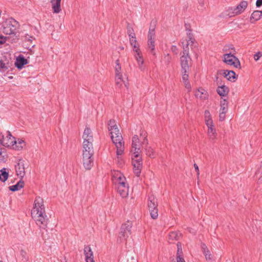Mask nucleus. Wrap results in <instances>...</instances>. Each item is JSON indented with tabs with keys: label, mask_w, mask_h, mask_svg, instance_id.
Masks as SVG:
<instances>
[{
	"label": "nucleus",
	"mask_w": 262,
	"mask_h": 262,
	"mask_svg": "<svg viewBox=\"0 0 262 262\" xmlns=\"http://www.w3.org/2000/svg\"><path fill=\"white\" fill-rule=\"evenodd\" d=\"M223 60L228 65L233 66L236 68H241L239 60L231 53L224 54Z\"/></svg>",
	"instance_id": "obj_10"
},
{
	"label": "nucleus",
	"mask_w": 262,
	"mask_h": 262,
	"mask_svg": "<svg viewBox=\"0 0 262 262\" xmlns=\"http://www.w3.org/2000/svg\"><path fill=\"white\" fill-rule=\"evenodd\" d=\"M204 120L206 125H210V123H213L211 115L208 110H206L204 112Z\"/></svg>",
	"instance_id": "obj_31"
},
{
	"label": "nucleus",
	"mask_w": 262,
	"mask_h": 262,
	"mask_svg": "<svg viewBox=\"0 0 262 262\" xmlns=\"http://www.w3.org/2000/svg\"><path fill=\"white\" fill-rule=\"evenodd\" d=\"M256 6L257 7H259L262 6V0H257L256 2Z\"/></svg>",
	"instance_id": "obj_52"
},
{
	"label": "nucleus",
	"mask_w": 262,
	"mask_h": 262,
	"mask_svg": "<svg viewBox=\"0 0 262 262\" xmlns=\"http://www.w3.org/2000/svg\"><path fill=\"white\" fill-rule=\"evenodd\" d=\"M15 138L13 137L9 131H7L5 135H3L0 139V144L5 147H10L15 143Z\"/></svg>",
	"instance_id": "obj_11"
},
{
	"label": "nucleus",
	"mask_w": 262,
	"mask_h": 262,
	"mask_svg": "<svg viewBox=\"0 0 262 262\" xmlns=\"http://www.w3.org/2000/svg\"><path fill=\"white\" fill-rule=\"evenodd\" d=\"M189 232H190L193 233V232L192 231V230H189Z\"/></svg>",
	"instance_id": "obj_61"
},
{
	"label": "nucleus",
	"mask_w": 262,
	"mask_h": 262,
	"mask_svg": "<svg viewBox=\"0 0 262 262\" xmlns=\"http://www.w3.org/2000/svg\"><path fill=\"white\" fill-rule=\"evenodd\" d=\"M133 51L134 52V57L142 55L141 51L140 49L139 46H135V47L133 48Z\"/></svg>",
	"instance_id": "obj_42"
},
{
	"label": "nucleus",
	"mask_w": 262,
	"mask_h": 262,
	"mask_svg": "<svg viewBox=\"0 0 262 262\" xmlns=\"http://www.w3.org/2000/svg\"><path fill=\"white\" fill-rule=\"evenodd\" d=\"M247 2L245 1H242L236 7H235L236 13L237 14V15L242 13L247 8Z\"/></svg>",
	"instance_id": "obj_20"
},
{
	"label": "nucleus",
	"mask_w": 262,
	"mask_h": 262,
	"mask_svg": "<svg viewBox=\"0 0 262 262\" xmlns=\"http://www.w3.org/2000/svg\"><path fill=\"white\" fill-rule=\"evenodd\" d=\"M171 56L169 54H167L164 57L163 60L166 64H168L171 61Z\"/></svg>",
	"instance_id": "obj_46"
},
{
	"label": "nucleus",
	"mask_w": 262,
	"mask_h": 262,
	"mask_svg": "<svg viewBox=\"0 0 262 262\" xmlns=\"http://www.w3.org/2000/svg\"><path fill=\"white\" fill-rule=\"evenodd\" d=\"M142 143L140 142V140L137 135H134L132 138V144L131 152L132 154H140L141 152V145Z\"/></svg>",
	"instance_id": "obj_13"
},
{
	"label": "nucleus",
	"mask_w": 262,
	"mask_h": 262,
	"mask_svg": "<svg viewBox=\"0 0 262 262\" xmlns=\"http://www.w3.org/2000/svg\"><path fill=\"white\" fill-rule=\"evenodd\" d=\"M24 186V182L20 179L15 185L9 186V190L12 191H15L22 188Z\"/></svg>",
	"instance_id": "obj_28"
},
{
	"label": "nucleus",
	"mask_w": 262,
	"mask_h": 262,
	"mask_svg": "<svg viewBox=\"0 0 262 262\" xmlns=\"http://www.w3.org/2000/svg\"><path fill=\"white\" fill-rule=\"evenodd\" d=\"M134 57L137 61L138 68L141 71H144L145 69V66L144 65V60L142 55H140V56Z\"/></svg>",
	"instance_id": "obj_24"
},
{
	"label": "nucleus",
	"mask_w": 262,
	"mask_h": 262,
	"mask_svg": "<svg viewBox=\"0 0 262 262\" xmlns=\"http://www.w3.org/2000/svg\"><path fill=\"white\" fill-rule=\"evenodd\" d=\"M199 7V9H203L205 6L204 0H198Z\"/></svg>",
	"instance_id": "obj_48"
},
{
	"label": "nucleus",
	"mask_w": 262,
	"mask_h": 262,
	"mask_svg": "<svg viewBox=\"0 0 262 262\" xmlns=\"http://www.w3.org/2000/svg\"><path fill=\"white\" fill-rule=\"evenodd\" d=\"M133 226L132 222L127 221L122 225L119 238L121 242L125 241L131 234V229Z\"/></svg>",
	"instance_id": "obj_6"
},
{
	"label": "nucleus",
	"mask_w": 262,
	"mask_h": 262,
	"mask_svg": "<svg viewBox=\"0 0 262 262\" xmlns=\"http://www.w3.org/2000/svg\"><path fill=\"white\" fill-rule=\"evenodd\" d=\"M9 78L10 79H12V76H11V77H9Z\"/></svg>",
	"instance_id": "obj_63"
},
{
	"label": "nucleus",
	"mask_w": 262,
	"mask_h": 262,
	"mask_svg": "<svg viewBox=\"0 0 262 262\" xmlns=\"http://www.w3.org/2000/svg\"><path fill=\"white\" fill-rule=\"evenodd\" d=\"M115 76L122 75L121 66L119 59L115 61Z\"/></svg>",
	"instance_id": "obj_34"
},
{
	"label": "nucleus",
	"mask_w": 262,
	"mask_h": 262,
	"mask_svg": "<svg viewBox=\"0 0 262 262\" xmlns=\"http://www.w3.org/2000/svg\"><path fill=\"white\" fill-rule=\"evenodd\" d=\"M61 262H67L66 258L64 257L63 260H61Z\"/></svg>",
	"instance_id": "obj_59"
},
{
	"label": "nucleus",
	"mask_w": 262,
	"mask_h": 262,
	"mask_svg": "<svg viewBox=\"0 0 262 262\" xmlns=\"http://www.w3.org/2000/svg\"><path fill=\"white\" fill-rule=\"evenodd\" d=\"M189 232H190L193 233V232L192 231V230H189Z\"/></svg>",
	"instance_id": "obj_62"
},
{
	"label": "nucleus",
	"mask_w": 262,
	"mask_h": 262,
	"mask_svg": "<svg viewBox=\"0 0 262 262\" xmlns=\"http://www.w3.org/2000/svg\"><path fill=\"white\" fill-rule=\"evenodd\" d=\"M7 158L5 148L2 147L0 144V162H5Z\"/></svg>",
	"instance_id": "obj_36"
},
{
	"label": "nucleus",
	"mask_w": 262,
	"mask_h": 262,
	"mask_svg": "<svg viewBox=\"0 0 262 262\" xmlns=\"http://www.w3.org/2000/svg\"><path fill=\"white\" fill-rule=\"evenodd\" d=\"M228 111V102L224 99L221 101L220 109L219 112H223L226 113Z\"/></svg>",
	"instance_id": "obj_33"
},
{
	"label": "nucleus",
	"mask_w": 262,
	"mask_h": 262,
	"mask_svg": "<svg viewBox=\"0 0 262 262\" xmlns=\"http://www.w3.org/2000/svg\"><path fill=\"white\" fill-rule=\"evenodd\" d=\"M187 38L185 40L182 41L181 43L183 46V52L181 54L180 56V64L181 67V70L189 71L190 64L191 59L189 56V48H191L194 43V39L193 37V35L191 31L189 30L187 33Z\"/></svg>",
	"instance_id": "obj_2"
},
{
	"label": "nucleus",
	"mask_w": 262,
	"mask_h": 262,
	"mask_svg": "<svg viewBox=\"0 0 262 262\" xmlns=\"http://www.w3.org/2000/svg\"><path fill=\"white\" fill-rule=\"evenodd\" d=\"M129 42L133 48L135 46H139V43L137 42L136 37L129 38Z\"/></svg>",
	"instance_id": "obj_44"
},
{
	"label": "nucleus",
	"mask_w": 262,
	"mask_h": 262,
	"mask_svg": "<svg viewBox=\"0 0 262 262\" xmlns=\"http://www.w3.org/2000/svg\"><path fill=\"white\" fill-rule=\"evenodd\" d=\"M179 233L176 232H170L169 234V239L170 240H177L178 239Z\"/></svg>",
	"instance_id": "obj_43"
},
{
	"label": "nucleus",
	"mask_w": 262,
	"mask_h": 262,
	"mask_svg": "<svg viewBox=\"0 0 262 262\" xmlns=\"http://www.w3.org/2000/svg\"><path fill=\"white\" fill-rule=\"evenodd\" d=\"M61 1V0H51V3L52 4L54 13H58L60 12Z\"/></svg>",
	"instance_id": "obj_23"
},
{
	"label": "nucleus",
	"mask_w": 262,
	"mask_h": 262,
	"mask_svg": "<svg viewBox=\"0 0 262 262\" xmlns=\"http://www.w3.org/2000/svg\"><path fill=\"white\" fill-rule=\"evenodd\" d=\"M25 39H26V40H32V39H31L32 38V36H30V35H28V34H27V35H26L25 36Z\"/></svg>",
	"instance_id": "obj_55"
},
{
	"label": "nucleus",
	"mask_w": 262,
	"mask_h": 262,
	"mask_svg": "<svg viewBox=\"0 0 262 262\" xmlns=\"http://www.w3.org/2000/svg\"><path fill=\"white\" fill-rule=\"evenodd\" d=\"M182 73V81H186L188 80V71H186V72H184V71L181 70Z\"/></svg>",
	"instance_id": "obj_45"
},
{
	"label": "nucleus",
	"mask_w": 262,
	"mask_h": 262,
	"mask_svg": "<svg viewBox=\"0 0 262 262\" xmlns=\"http://www.w3.org/2000/svg\"><path fill=\"white\" fill-rule=\"evenodd\" d=\"M262 16V11H254L251 14L250 20L253 19L254 21H257L260 19Z\"/></svg>",
	"instance_id": "obj_32"
},
{
	"label": "nucleus",
	"mask_w": 262,
	"mask_h": 262,
	"mask_svg": "<svg viewBox=\"0 0 262 262\" xmlns=\"http://www.w3.org/2000/svg\"><path fill=\"white\" fill-rule=\"evenodd\" d=\"M210 125H206L208 127L207 134L209 138L211 140H214L217 136L216 129L215 128L214 123H210Z\"/></svg>",
	"instance_id": "obj_17"
},
{
	"label": "nucleus",
	"mask_w": 262,
	"mask_h": 262,
	"mask_svg": "<svg viewBox=\"0 0 262 262\" xmlns=\"http://www.w3.org/2000/svg\"><path fill=\"white\" fill-rule=\"evenodd\" d=\"M262 54L260 52H258L256 54H255L254 56V60L257 61L258 60L260 57H261Z\"/></svg>",
	"instance_id": "obj_49"
},
{
	"label": "nucleus",
	"mask_w": 262,
	"mask_h": 262,
	"mask_svg": "<svg viewBox=\"0 0 262 262\" xmlns=\"http://www.w3.org/2000/svg\"><path fill=\"white\" fill-rule=\"evenodd\" d=\"M84 253L86 262H94L93 253L90 247L86 246L84 248Z\"/></svg>",
	"instance_id": "obj_18"
},
{
	"label": "nucleus",
	"mask_w": 262,
	"mask_h": 262,
	"mask_svg": "<svg viewBox=\"0 0 262 262\" xmlns=\"http://www.w3.org/2000/svg\"><path fill=\"white\" fill-rule=\"evenodd\" d=\"M235 15H238L236 13L235 7H229L222 14L223 17L228 16L231 17Z\"/></svg>",
	"instance_id": "obj_21"
},
{
	"label": "nucleus",
	"mask_w": 262,
	"mask_h": 262,
	"mask_svg": "<svg viewBox=\"0 0 262 262\" xmlns=\"http://www.w3.org/2000/svg\"><path fill=\"white\" fill-rule=\"evenodd\" d=\"M127 32L129 36V39L136 37V35L133 27L129 25H128L127 27Z\"/></svg>",
	"instance_id": "obj_39"
},
{
	"label": "nucleus",
	"mask_w": 262,
	"mask_h": 262,
	"mask_svg": "<svg viewBox=\"0 0 262 262\" xmlns=\"http://www.w3.org/2000/svg\"><path fill=\"white\" fill-rule=\"evenodd\" d=\"M25 161L23 160L19 159L15 165V170L16 175L20 179L23 180V178L25 175Z\"/></svg>",
	"instance_id": "obj_12"
},
{
	"label": "nucleus",
	"mask_w": 262,
	"mask_h": 262,
	"mask_svg": "<svg viewBox=\"0 0 262 262\" xmlns=\"http://www.w3.org/2000/svg\"><path fill=\"white\" fill-rule=\"evenodd\" d=\"M147 38L150 40H156L155 30L154 27H150L147 35Z\"/></svg>",
	"instance_id": "obj_35"
},
{
	"label": "nucleus",
	"mask_w": 262,
	"mask_h": 262,
	"mask_svg": "<svg viewBox=\"0 0 262 262\" xmlns=\"http://www.w3.org/2000/svg\"><path fill=\"white\" fill-rule=\"evenodd\" d=\"M118 143L114 144L117 148V159L119 160L120 159V156H121L124 150V142H117Z\"/></svg>",
	"instance_id": "obj_26"
},
{
	"label": "nucleus",
	"mask_w": 262,
	"mask_h": 262,
	"mask_svg": "<svg viewBox=\"0 0 262 262\" xmlns=\"http://www.w3.org/2000/svg\"><path fill=\"white\" fill-rule=\"evenodd\" d=\"M185 87L187 90L188 92H190L191 90V86L190 82L185 83Z\"/></svg>",
	"instance_id": "obj_51"
},
{
	"label": "nucleus",
	"mask_w": 262,
	"mask_h": 262,
	"mask_svg": "<svg viewBox=\"0 0 262 262\" xmlns=\"http://www.w3.org/2000/svg\"><path fill=\"white\" fill-rule=\"evenodd\" d=\"M112 180L117 188V191L122 198H126L128 195L129 187L126 178L118 170L112 171Z\"/></svg>",
	"instance_id": "obj_3"
},
{
	"label": "nucleus",
	"mask_w": 262,
	"mask_h": 262,
	"mask_svg": "<svg viewBox=\"0 0 262 262\" xmlns=\"http://www.w3.org/2000/svg\"><path fill=\"white\" fill-rule=\"evenodd\" d=\"M183 83H184V85H185V83H189V80H186V81L185 80V81H183Z\"/></svg>",
	"instance_id": "obj_58"
},
{
	"label": "nucleus",
	"mask_w": 262,
	"mask_h": 262,
	"mask_svg": "<svg viewBox=\"0 0 262 262\" xmlns=\"http://www.w3.org/2000/svg\"><path fill=\"white\" fill-rule=\"evenodd\" d=\"M176 262H185V261L183 258L180 257V256H178L177 257V261Z\"/></svg>",
	"instance_id": "obj_53"
},
{
	"label": "nucleus",
	"mask_w": 262,
	"mask_h": 262,
	"mask_svg": "<svg viewBox=\"0 0 262 262\" xmlns=\"http://www.w3.org/2000/svg\"><path fill=\"white\" fill-rule=\"evenodd\" d=\"M117 161H118L119 163H120V164H122V159H121V158L120 157V159H119V160H118V159H117Z\"/></svg>",
	"instance_id": "obj_57"
},
{
	"label": "nucleus",
	"mask_w": 262,
	"mask_h": 262,
	"mask_svg": "<svg viewBox=\"0 0 262 262\" xmlns=\"http://www.w3.org/2000/svg\"><path fill=\"white\" fill-rule=\"evenodd\" d=\"M195 96L202 100H205L207 98V92L202 88H199L194 92Z\"/></svg>",
	"instance_id": "obj_19"
},
{
	"label": "nucleus",
	"mask_w": 262,
	"mask_h": 262,
	"mask_svg": "<svg viewBox=\"0 0 262 262\" xmlns=\"http://www.w3.org/2000/svg\"><path fill=\"white\" fill-rule=\"evenodd\" d=\"M230 49H231L232 50V52L231 53L233 54H234L235 53V49H234V47H233V46H231V47H230Z\"/></svg>",
	"instance_id": "obj_56"
},
{
	"label": "nucleus",
	"mask_w": 262,
	"mask_h": 262,
	"mask_svg": "<svg viewBox=\"0 0 262 262\" xmlns=\"http://www.w3.org/2000/svg\"><path fill=\"white\" fill-rule=\"evenodd\" d=\"M31 215L40 228L45 229L47 227L48 219L45 212L43 201L39 196L35 198Z\"/></svg>",
	"instance_id": "obj_1"
},
{
	"label": "nucleus",
	"mask_w": 262,
	"mask_h": 262,
	"mask_svg": "<svg viewBox=\"0 0 262 262\" xmlns=\"http://www.w3.org/2000/svg\"><path fill=\"white\" fill-rule=\"evenodd\" d=\"M171 51L173 52L174 53H175L176 54H178V49L177 47V46H172L171 47Z\"/></svg>",
	"instance_id": "obj_50"
},
{
	"label": "nucleus",
	"mask_w": 262,
	"mask_h": 262,
	"mask_svg": "<svg viewBox=\"0 0 262 262\" xmlns=\"http://www.w3.org/2000/svg\"><path fill=\"white\" fill-rule=\"evenodd\" d=\"M94 154L93 144L83 143L82 162L86 170L90 169L93 165V155Z\"/></svg>",
	"instance_id": "obj_4"
},
{
	"label": "nucleus",
	"mask_w": 262,
	"mask_h": 262,
	"mask_svg": "<svg viewBox=\"0 0 262 262\" xmlns=\"http://www.w3.org/2000/svg\"><path fill=\"white\" fill-rule=\"evenodd\" d=\"M226 117V113L223 112H219V120L220 121H223Z\"/></svg>",
	"instance_id": "obj_47"
},
{
	"label": "nucleus",
	"mask_w": 262,
	"mask_h": 262,
	"mask_svg": "<svg viewBox=\"0 0 262 262\" xmlns=\"http://www.w3.org/2000/svg\"><path fill=\"white\" fill-rule=\"evenodd\" d=\"M9 177V170L6 168H3L0 170V181L5 182Z\"/></svg>",
	"instance_id": "obj_27"
},
{
	"label": "nucleus",
	"mask_w": 262,
	"mask_h": 262,
	"mask_svg": "<svg viewBox=\"0 0 262 262\" xmlns=\"http://www.w3.org/2000/svg\"><path fill=\"white\" fill-rule=\"evenodd\" d=\"M19 28V23L12 17L6 19L3 23V31L7 35H16Z\"/></svg>",
	"instance_id": "obj_5"
},
{
	"label": "nucleus",
	"mask_w": 262,
	"mask_h": 262,
	"mask_svg": "<svg viewBox=\"0 0 262 262\" xmlns=\"http://www.w3.org/2000/svg\"><path fill=\"white\" fill-rule=\"evenodd\" d=\"M13 146L11 147L12 149L19 150H21L23 146L25 145V142L22 139H18L17 141L15 139V143H13Z\"/></svg>",
	"instance_id": "obj_25"
},
{
	"label": "nucleus",
	"mask_w": 262,
	"mask_h": 262,
	"mask_svg": "<svg viewBox=\"0 0 262 262\" xmlns=\"http://www.w3.org/2000/svg\"><path fill=\"white\" fill-rule=\"evenodd\" d=\"M111 139L114 144L118 143L117 142H123V138L119 132L118 128H114L113 130H111Z\"/></svg>",
	"instance_id": "obj_14"
},
{
	"label": "nucleus",
	"mask_w": 262,
	"mask_h": 262,
	"mask_svg": "<svg viewBox=\"0 0 262 262\" xmlns=\"http://www.w3.org/2000/svg\"><path fill=\"white\" fill-rule=\"evenodd\" d=\"M8 63H4L2 60H0V72L4 73L8 69Z\"/></svg>",
	"instance_id": "obj_40"
},
{
	"label": "nucleus",
	"mask_w": 262,
	"mask_h": 262,
	"mask_svg": "<svg viewBox=\"0 0 262 262\" xmlns=\"http://www.w3.org/2000/svg\"><path fill=\"white\" fill-rule=\"evenodd\" d=\"M217 92L221 96H225L229 92V89L225 85H222L217 88Z\"/></svg>",
	"instance_id": "obj_30"
},
{
	"label": "nucleus",
	"mask_w": 262,
	"mask_h": 262,
	"mask_svg": "<svg viewBox=\"0 0 262 262\" xmlns=\"http://www.w3.org/2000/svg\"><path fill=\"white\" fill-rule=\"evenodd\" d=\"M4 40H0V44H3V43H4Z\"/></svg>",
	"instance_id": "obj_60"
},
{
	"label": "nucleus",
	"mask_w": 262,
	"mask_h": 262,
	"mask_svg": "<svg viewBox=\"0 0 262 262\" xmlns=\"http://www.w3.org/2000/svg\"><path fill=\"white\" fill-rule=\"evenodd\" d=\"M28 63V61L27 59L25 58L23 55H20L16 57L14 64L17 69H21L23 67L27 64Z\"/></svg>",
	"instance_id": "obj_16"
},
{
	"label": "nucleus",
	"mask_w": 262,
	"mask_h": 262,
	"mask_svg": "<svg viewBox=\"0 0 262 262\" xmlns=\"http://www.w3.org/2000/svg\"><path fill=\"white\" fill-rule=\"evenodd\" d=\"M114 128H118L116 126L115 120H111L108 123V129L109 131L113 130Z\"/></svg>",
	"instance_id": "obj_41"
},
{
	"label": "nucleus",
	"mask_w": 262,
	"mask_h": 262,
	"mask_svg": "<svg viewBox=\"0 0 262 262\" xmlns=\"http://www.w3.org/2000/svg\"><path fill=\"white\" fill-rule=\"evenodd\" d=\"M155 40H148V41H147V46H148V48L150 50V53L152 54V55H155Z\"/></svg>",
	"instance_id": "obj_38"
},
{
	"label": "nucleus",
	"mask_w": 262,
	"mask_h": 262,
	"mask_svg": "<svg viewBox=\"0 0 262 262\" xmlns=\"http://www.w3.org/2000/svg\"><path fill=\"white\" fill-rule=\"evenodd\" d=\"M140 137L143 139L142 142V148L145 150L146 155L150 158H154L155 157V151L150 146H148L146 132L144 130L141 131Z\"/></svg>",
	"instance_id": "obj_7"
},
{
	"label": "nucleus",
	"mask_w": 262,
	"mask_h": 262,
	"mask_svg": "<svg viewBox=\"0 0 262 262\" xmlns=\"http://www.w3.org/2000/svg\"><path fill=\"white\" fill-rule=\"evenodd\" d=\"M148 201V206L150 216L153 219H156L158 216L157 200L154 196L151 195L149 196Z\"/></svg>",
	"instance_id": "obj_8"
},
{
	"label": "nucleus",
	"mask_w": 262,
	"mask_h": 262,
	"mask_svg": "<svg viewBox=\"0 0 262 262\" xmlns=\"http://www.w3.org/2000/svg\"><path fill=\"white\" fill-rule=\"evenodd\" d=\"M223 74L230 81H234L237 78L236 74L233 71L224 70Z\"/></svg>",
	"instance_id": "obj_22"
},
{
	"label": "nucleus",
	"mask_w": 262,
	"mask_h": 262,
	"mask_svg": "<svg viewBox=\"0 0 262 262\" xmlns=\"http://www.w3.org/2000/svg\"><path fill=\"white\" fill-rule=\"evenodd\" d=\"M194 167L195 168V170L197 172V175L199 176L200 173H199V169L198 166L196 164H194Z\"/></svg>",
	"instance_id": "obj_54"
},
{
	"label": "nucleus",
	"mask_w": 262,
	"mask_h": 262,
	"mask_svg": "<svg viewBox=\"0 0 262 262\" xmlns=\"http://www.w3.org/2000/svg\"><path fill=\"white\" fill-rule=\"evenodd\" d=\"M201 248L207 260H211L212 258V255L208 250L207 246L205 244H201Z\"/></svg>",
	"instance_id": "obj_29"
},
{
	"label": "nucleus",
	"mask_w": 262,
	"mask_h": 262,
	"mask_svg": "<svg viewBox=\"0 0 262 262\" xmlns=\"http://www.w3.org/2000/svg\"><path fill=\"white\" fill-rule=\"evenodd\" d=\"M124 85L125 86H127L126 84L124 83Z\"/></svg>",
	"instance_id": "obj_64"
},
{
	"label": "nucleus",
	"mask_w": 262,
	"mask_h": 262,
	"mask_svg": "<svg viewBox=\"0 0 262 262\" xmlns=\"http://www.w3.org/2000/svg\"><path fill=\"white\" fill-rule=\"evenodd\" d=\"M132 159L134 173L139 176L142 168V158L140 154H132Z\"/></svg>",
	"instance_id": "obj_9"
},
{
	"label": "nucleus",
	"mask_w": 262,
	"mask_h": 262,
	"mask_svg": "<svg viewBox=\"0 0 262 262\" xmlns=\"http://www.w3.org/2000/svg\"><path fill=\"white\" fill-rule=\"evenodd\" d=\"M82 138L83 139V143L88 142L90 144H93V137L92 135V132L90 128L86 127L84 130Z\"/></svg>",
	"instance_id": "obj_15"
},
{
	"label": "nucleus",
	"mask_w": 262,
	"mask_h": 262,
	"mask_svg": "<svg viewBox=\"0 0 262 262\" xmlns=\"http://www.w3.org/2000/svg\"><path fill=\"white\" fill-rule=\"evenodd\" d=\"M115 81H116V85L118 87H121L123 83H124L123 78V75H118L115 76Z\"/></svg>",
	"instance_id": "obj_37"
}]
</instances>
